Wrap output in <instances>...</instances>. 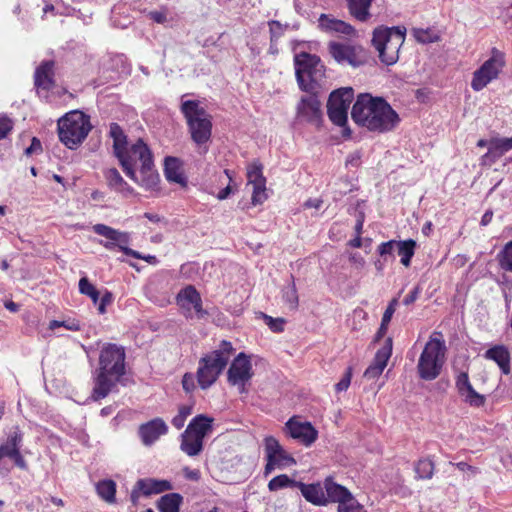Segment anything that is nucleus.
Segmentation results:
<instances>
[{
	"label": "nucleus",
	"mask_w": 512,
	"mask_h": 512,
	"mask_svg": "<svg viewBox=\"0 0 512 512\" xmlns=\"http://www.w3.org/2000/svg\"><path fill=\"white\" fill-rule=\"evenodd\" d=\"M164 174L168 181L181 185L186 184V179L181 172L180 162L175 157H166L164 162Z\"/></svg>",
	"instance_id": "nucleus-33"
},
{
	"label": "nucleus",
	"mask_w": 512,
	"mask_h": 512,
	"mask_svg": "<svg viewBox=\"0 0 512 512\" xmlns=\"http://www.w3.org/2000/svg\"><path fill=\"white\" fill-rule=\"evenodd\" d=\"M352 378V367H348L346 369L345 374L342 379L335 385V389L337 392L346 391L351 383Z\"/></svg>",
	"instance_id": "nucleus-49"
},
{
	"label": "nucleus",
	"mask_w": 512,
	"mask_h": 512,
	"mask_svg": "<svg viewBox=\"0 0 512 512\" xmlns=\"http://www.w3.org/2000/svg\"><path fill=\"white\" fill-rule=\"evenodd\" d=\"M397 305H398V298H393L389 302L387 308L384 311V314H383L382 320H381V322H383L384 325H389V323L393 317V314L395 313Z\"/></svg>",
	"instance_id": "nucleus-48"
},
{
	"label": "nucleus",
	"mask_w": 512,
	"mask_h": 512,
	"mask_svg": "<svg viewBox=\"0 0 512 512\" xmlns=\"http://www.w3.org/2000/svg\"><path fill=\"white\" fill-rule=\"evenodd\" d=\"M329 53L341 65L359 67L366 62V53L359 45L349 41H332L328 45Z\"/></svg>",
	"instance_id": "nucleus-12"
},
{
	"label": "nucleus",
	"mask_w": 512,
	"mask_h": 512,
	"mask_svg": "<svg viewBox=\"0 0 512 512\" xmlns=\"http://www.w3.org/2000/svg\"><path fill=\"white\" fill-rule=\"evenodd\" d=\"M13 128V122L6 116H0V140L6 138Z\"/></svg>",
	"instance_id": "nucleus-51"
},
{
	"label": "nucleus",
	"mask_w": 512,
	"mask_h": 512,
	"mask_svg": "<svg viewBox=\"0 0 512 512\" xmlns=\"http://www.w3.org/2000/svg\"><path fill=\"white\" fill-rule=\"evenodd\" d=\"M294 64L299 88L305 92L313 91L324 77V66L320 58L303 52L295 55Z\"/></svg>",
	"instance_id": "nucleus-8"
},
{
	"label": "nucleus",
	"mask_w": 512,
	"mask_h": 512,
	"mask_svg": "<svg viewBox=\"0 0 512 512\" xmlns=\"http://www.w3.org/2000/svg\"><path fill=\"white\" fill-rule=\"evenodd\" d=\"M431 91L428 88H420L415 92L417 100L421 103H425L430 99Z\"/></svg>",
	"instance_id": "nucleus-60"
},
{
	"label": "nucleus",
	"mask_w": 512,
	"mask_h": 512,
	"mask_svg": "<svg viewBox=\"0 0 512 512\" xmlns=\"http://www.w3.org/2000/svg\"><path fill=\"white\" fill-rule=\"evenodd\" d=\"M505 65V55L496 48L492 49L491 57L473 73L471 87L480 91L496 79Z\"/></svg>",
	"instance_id": "nucleus-10"
},
{
	"label": "nucleus",
	"mask_w": 512,
	"mask_h": 512,
	"mask_svg": "<svg viewBox=\"0 0 512 512\" xmlns=\"http://www.w3.org/2000/svg\"><path fill=\"white\" fill-rule=\"evenodd\" d=\"M324 492L329 502H338V505L348 503V501L354 500L350 491L344 486L335 483L331 478H327L324 481Z\"/></svg>",
	"instance_id": "nucleus-24"
},
{
	"label": "nucleus",
	"mask_w": 512,
	"mask_h": 512,
	"mask_svg": "<svg viewBox=\"0 0 512 512\" xmlns=\"http://www.w3.org/2000/svg\"><path fill=\"white\" fill-rule=\"evenodd\" d=\"M323 204V201L321 199L315 198V199H309L304 203L305 208H315L319 209L321 208Z\"/></svg>",
	"instance_id": "nucleus-63"
},
{
	"label": "nucleus",
	"mask_w": 512,
	"mask_h": 512,
	"mask_svg": "<svg viewBox=\"0 0 512 512\" xmlns=\"http://www.w3.org/2000/svg\"><path fill=\"white\" fill-rule=\"evenodd\" d=\"M42 151V145L40 140L34 137L29 147L25 149V155L30 156L33 153H39Z\"/></svg>",
	"instance_id": "nucleus-58"
},
{
	"label": "nucleus",
	"mask_w": 512,
	"mask_h": 512,
	"mask_svg": "<svg viewBox=\"0 0 512 512\" xmlns=\"http://www.w3.org/2000/svg\"><path fill=\"white\" fill-rule=\"evenodd\" d=\"M54 62L44 61L35 71V86L43 90H50L54 85Z\"/></svg>",
	"instance_id": "nucleus-27"
},
{
	"label": "nucleus",
	"mask_w": 512,
	"mask_h": 512,
	"mask_svg": "<svg viewBox=\"0 0 512 512\" xmlns=\"http://www.w3.org/2000/svg\"><path fill=\"white\" fill-rule=\"evenodd\" d=\"M296 122L318 126L322 120L321 103L315 94L302 96L296 106Z\"/></svg>",
	"instance_id": "nucleus-14"
},
{
	"label": "nucleus",
	"mask_w": 512,
	"mask_h": 512,
	"mask_svg": "<svg viewBox=\"0 0 512 512\" xmlns=\"http://www.w3.org/2000/svg\"><path fill=\"white\" fill-rule=\"evenodd\" d=\"M167 432L168 426L161 418H154L144 424H141L138 429L139 437L145 446H151Z\"/></svg>",
	"instance_id": "nucleus-21"
},
{
	"label": "nucleus",
	"mask_w": 512,
	"mask_h": 512,
	"mask_svg": "<svg viewBox=\"0 0 512 512\" xmlns=\"http://www.w3.org/2000/svg\"><path fill=\"white\" fill-rule=\"evenodd\" d=\"M105 179L107 181L108 186L125 196L133 193V188L128 185V183L123 179L120 175L119 171L116 168H109L104 172Z\"/></svg>",
	"instance_id": "nucleus-31"
},
{
	"label": "nucleus",
	"mask_w": 512,
	"mask_h": 512,
	"mask_svg": "<svg viewBox=\"0 0 512 512\" xmlns=\"http://www.w3.org/2000/svg\"><path fill=\"white\" fill-rule=\"evenodd\" d=\"M220 375L199 360L197 369V382L201 389L205 390L212 386Z\"/></svg>",
	"instance_id": "nucleus-34"
},
{
	"label": "nucleus",
	"mask_w": 512,
	"mask_h": 512,
	"mask_svg": "<svg viewBox=\"0 0 512 512\" xmlns=\"http://www.w3.org/2000/svg\"><path fill=\"white\" fill-rule=\"evenodd\" d=\"M434 470V464L429 459L419 460L416 467L415 472L417 476L421 479H428L432 476Z\"/></svg>",
	"instance_id": "nucleus-43"
},
{
	"label": "nucleus",
	"mask_w": 512,
	"mask_h": 512,
	"mask_svg": "<svg viewBox=\"0 0 512 512\" xmlns=\"http://www.w3.org/2000/svg\"><path fill=\"white\" fill-rule=\"evenodd\" d=\"M180 449L188 456H197L203 450V440L185 430L181 435Z\"/></svg>",
	"instance_id": "nucleus-32"
},
{
	"label": "nucleus",
	"mask_w": 512,
	"mask_h": 512,
	"mask_svg": "<svg viewBox=\"0 0 512 512\" xmlns=\"http://www.w3.org/2000/svg\"><path fill=\"white\" fill-rule=\"evenodd\" d=\"M338 512H365L363 506L358 503L357 500L348 501L338 505Z\"/></svg>",
	"instance_id": "nucleus-50"
},
{
	"label": "nucleus",
	"mask_w": 512,
	"mask_h": 512,
	"mask_svg": "<svg viewBox=\"0 0 512 512\" xmlns=\"http://www.w3.org/2000/svg\"><path fill=\"white\" fill-rule=\"evenodd\" d=\"M172 489V485L168 480H157L152 478L139 479L132 489L130 498L136 504L140 495L150 496L159 494Z\"/></svg>",
	"instance_id": "nucleus-19"
},
{
	"label": "nucleus",
	"mask_w": 512,
	"mask_h": 512,
	"mask_svg": "<svg viewBox=\"0 0 512 512\" xmlns=\"http://www.w3.org/2000/svg\"><path fill=\"white\" fill-rule=\"evenodd\" d=\"M177 302L182 308L187 310H190L191 307H193L199 319L208 315L207 311L202 308L200 293L192 285L180 290L177 295Z\"/></svg>",
	"instance_id": "nucleus-22"
},
{
	"label": "nucleus",
	"mask_w": 512,
	"mask_h": 512,
	"mask_svg": "<svg viewBox=\"0 0 512 512\" xmlns=\"http://www.w3.org/2000/svg\"><path fill=\"white\" fill-rule=\"evenodd\" d=\"M268 25L271 34V41L277 40L284 31L282 24L276 20H272L268 23Z\"/></svg>",
	"instance_id": "nucleus-53"
},
{
	"label": "nucleus",
	"mask_w": 512,
	"mask_h": 512,
	"mask_svg": "<svg viewBox=\"0 0 512 512\" xmlns=\"http://www.w3.org/2000/svg\"><path fill=\"white\" fill-rule=\"evenodd\" d=\"M182 96L180 111L186 119L192 140L197 145L206 144L212 134L211 116L198 100H184Z\"/></svg>",
	"instance_id": "nucleus-5"
},
{
	"label": "nucleus",
	"mask_w": 512,
	"mask_h": 512,
	"mask_svg": "<svg viewBox=\"0 0 512 512\" xmlns=\"http://www.w3.org/2000/svg\"><path fill=\"white\" fill-rule=\"evenodd\" d=\"M109 135L113 139L114 155L127 177L146 190L155 189L160 179L147 144L139 138L129 145L127 136L117 123L110 124Z\"/></svg>",
	"instance_id": "nucleus-1"
},
{
	"label": "nucleus",
	"mask_w": 512,
	"mask_h": 512,
	"mask_svg": "<svg viewBox=\"0 0 512 512\" xmlns=\"http://www.w3.org/2000/svg\"><path fill=\"white\" fill-rule=\"evenodd\" d=\"M392 354V338L385 340L384 346L376 352L373 363L365 370L364 376L368 379L379 377L385 369Z\"/></svg>",
	"instance_id": "nucleus-23"
},
{
	"label": "nucleus",
	"mask_w": 512,
	"mask_h": 512,
	"mask_svg": "<svg viewBox=\"0 0 512 512\" xmlns=\"http://www.w3.org/2000/svg\"><path fill=\"white\" fill-rule=\"evenodd\" d=\"M503 155L493 141L488 144V151L481 158L483 165H491Z\"/></svg>",
	"instance_id": "nucleus-44"
},
{
	"label": "nucleus",
	"mask_w": 512,
	"mask_h": 512,
	"mask_svg": "<svg viewBox=\"0 0 512 512\" xmlns=\"http://www.w3.org/2000/svg\"><path fill=\"white\" fill-rule=\"evenodd\" d=\"M354 91L351 87L333 91L328 99L327 113L329 119L337 126H344L348 119V109L353 100Z\"/></svg>",
	"instance_id": "nucleus-11"
},
{
	"label": "nucleus",
	"mask_w": 512,
	"mask_h": 512,
	"mask_svg": "<svg viewBox=\"0 0 512 512\" xmlns=\"http://www.w3.org/2000/svg\"><path fill=\"white\" fill-rule=\"evenodd\" d=\"M182 386L185 392L191 393L195 389V378L191 373H185L182 378Z\"/></svg>",
	"instance_id": "nucleus-54"
},
{
	"label": "nucleus",
	"mask_w": 512,
	"mask_h": 512,
	"mask_svg": "<svg viewBox=\"0 0 512 512\" xmlns=\"http://www.w3.org/2000/svg\"><path fill=\"white\" fill-rule=\"evenodd\" d=\"M498 257L501 268L505 271L512 272V241L504 246Z\"/></svg>",
	"instance_id": "nucleus-42"
},
{
	"label": "nucleus",
	"mask_w": 512,
	"mask_h": 512,
	"mask_svg": "<svg viewBox=\"0 0 512 512\" xmlns=\"http://www.w3.org/2000/svg\"><path fill=\"white\" fill-rule=\"evenodd\" d=\"M421 289L419 286H415L403 299V304L409 306L413 304L419 297Z\"/></svg>",
	"instance_id": "nucleus-57"
},
{
	"label": "nucleus",
	"mask_w": 512,
	"mask_h": 512,
	"mask_svg": "<svg viewBox=\"0 0 512 512\" xmlns=\"http://www.w3.org/2000/svg\"><path fill=\"white\" fill-rule=\"evenodd\" d=\"M498 149L501 151L502 155L512 149V138H502L492 140Z\"/></svg>",
	"instance_id": "nucleus-56"
},
{
	"label": "nucleus",
	"mask_w": 512,
	"mask_h": 512,
	"mask_svg": "<svg viewBox=\"0 0 512 512\" xmlns=\"http://www.w3.org/2000/svg\"><path fill=\"white\" fill-rule=\"evenodd\" d=\"M361 162V153L355 151L350 153L346 158V166L358 167Z\"/></svg>",
	"instance_id": "nucleus-59"
},
{
	"label": "nucleus",
	"mask_w": 512,
	"mask_h": 512,
	"mask_svg": "<svg viewBox=\"0 0 512 512\" xmlns=\"http://www.w3.org/2000/svg\"><path fill=\"white\" fill-rule=\"evenodd\" d=\"M319 26L327 32H336L345 35H352L355 29L352 25L338 19L330 18L326 14H321L319 17Z\"/></svg>",
	"instance_id": "nucleus-28"
},
{
	"label": "nucleus",
	"mask_w": 512,
	"mask_h": 512,
	"mask_svg": "<svg viewBox=\"0 0 512 512\" xmlns=\"http://www.w3.org/2000/svg\"><path fill=\"white\" fill-rule=\"evenodd\" d=\"M455 387L461 400L470 407L480 408L484 406L486 397L473 388L467 372H460L457 375Z\"/></svg>",
	"instance_id": "nucleus-16"
},
{
	"label": "nucleus",
	"mask_w": 512,
	"mask_h": 512,
	"mask_svg": "<svg viewBox=\"0 0 512 512\" xmlns=\"http://www.w3.org/2000/svg\"><path fill=\"white\" fill-rule=\"evenodd\" d=\"M405 33L406 29L400 26H380L374 29L371 42L378 51L381 62L389 66L398 61Z\"/></svg>",
	"instance_id": "nucleus-6"
},
{
	"label": "nucleus",
	"mask_w": 512,
	"mask_h": 512,
	"mask_svg": "<svg viewBox=\"0 0 512 512\" xmlns=\"http://www.w3.org/2000/svg\"><path fill=\"white\" fill-rule=\"evenodd\" d=\"M289 435L299 440L305 446H310L317 439L318 432L309 422H300L295 417L290 418L286 423Z\"/></svg>",
	"instance_id": "nucleus-20"
},
{
	"label": "nucleus",
	"mask_w": 512,
	"mask_h": 512,
	"mask_svg": "<svg viewBox=\"0 0 512 512\" xmlns=\"http://www.w3.org/2000/svg\"><path fill=\"white\" fill-rule=\"evenodd\" d=\"M282 298L283 301L289 306L291 310H294L297 308L299 300H298V294L296 285L294 283V280L283 288L282 290Z\"/></svg>",
	"instance_id": "nucleus-39"
},
{
	"label": "nucleus",
	"mask_w": 512,
	"mask_h": 512,
	"mask_svg": "<svg viewBox=\"0 0 512 512\" xmlns=\"http://www.w3.org/2000/svg\"><path fill=\"white\" fill-rule=\"evenodd\" d=\"M96 491L100 498L108 503L115 502L116 484L113 480H102L96 485Z\"/></svg>",
	"instance_id": "nucleus-36"
},
{
	"label": "nucleus",
	"mask_w": 512,
	"mask_h": 512,
	"mask_svg": "<svg viewBox=\"0 0 512 512\" xmlns=\"http://www.w3.org/2000/svg\"><path fill=\"white\" fill-rule=\"evenodd\" d=\"M299 481L291 479L286 474H281L272 478L268 483V489L271 492L278 491L284 488H297Z\"/></svg>",
	"instance_id": "nucleus-38"
},
{
	"label": "nucleus",
	"mask_w": 512,
	"mask_h": 512,
	"mask_svg": "<svg viewBox=\"0 0 512 512\" xmlns=\"http://www.w3.org/2000/svg\"><path fill=\"white\" fill-rule=\"evenodd\" d=\"M351 117L356 124L378 133L392 131L400 121L397 112L384 98L368 93L357 96Z\"/></svg>",
	"instance_id": "nucleus-2"
},
{
	"label": "nucleus",
	"mask_w": 512,
	"mask_h": 512,
	"mask_svg": "<svg viewBox=\"0 0 512 512\" xmlns=\"http://www.w3.org/2000/svg\"><path fill=\"white\" fill-rule=\"evenodd\" d=\"M59 327H64L71 331H79L81 329L80 322L75 319H68V320H63V321L52 320L49 323L50 330H55L56 328H59Z\"/></svg>",
	"instance_id": "nucleus-47"
},
{
	"label": "nucleus",
	"mask_w": 512,
	"mask_h": 512,
	"mask_svg": "<svg viewBox=\"0 0 512 512\" xmlns=\"http://www.w3.org/2000/svg\"><path fill=\"white\" fill-rule=\"evenodd\" d=\"M191 414H192V406H189V405L180 406L178 414L175 417H173V419H172V425L176 429H181L184 426L187 417L190 416Z\"/></svg>",
	"instance_id": "nucleus-45"
},
{
	"label": "nucleus",
	"mask_w": 512,
	"mask_h": 512,
	"mask_svg": "<svg viewBox=\"0 0 512 512\" xmlns=\"http://www.w3.org/2000/svg\"><path fill=\"white\" fill-rule=\"evenodd\" d=\"M349 260L357 269H361L365 265V259L359 253H352Z\"/></svg>",
	"instance_id": "nucleus-61"
},
{
	"label": "nucleus",
	"mask_w": 512,
	"mask_h": 512,
	"mask_svg": "<svg viewBox=\"0 0 512 512\" xmlns=\"http://www.w3.org/2000/svg\"><path fill=\"white\" fill-rule=\"evenodd\" d=\"M397 240H389L387 242H382L378 248L377 252L379 253L380 257L382 258L383 262H387L389 260L395 259V252L397 251Z\"/></svg>",
	"instance_id": "nucleus-41"
},
{
	"label": "nucleus",
	"mask_w": 512,
	"mask_h": 512,
	"mask_svg": "<svg viewBox=\"0 0 512 512\" xmlns=\"http://www.w3.org/2000/svg\"><path fill=\"white\" fill-rule=\"evenodd\" d=\"M260 316L271 331L279 333L284 330L285 320L283 318H273L262 312L260 313Z\"/></svg>",
	"instance_id": "nucleus-46"
},
{
	"label": "nucleus",
	"mask_w": 512,
	"mask_h": 512,
	"mask_svg": "<svg viewBox=\"0 0 512 512\" xmlns=\"http://www.w3.org/2000/svg\"><path fill=\"white\" fill-rule=\"evenodd\" d=\"M484 357L497 363L503 374L510 373V352L504 345H495L489 348Z\"/></svg>",
	"instance_id": "nucleus-26"
},
{
	"label": "nucleus",
	"mask_w": 512,
	"mask_h": 512,
	"mask_svg": "<svg viewBox=\"0 0 512 512\" xmlns=\"http://www.w3.org/2000/svg\"><path fill=\"white\" fill-rule=\"evenodd\" d=\"M182 497L177 493L166 494L159 501L160 512H179Z\"/></svg>",
	"instance_id": "nucleus-37"
},
{
	"label": "nucleus",
	"mask_w": 512,
	"mask_h": 512,
	"mask_svg": "<svg viewBox=\"0 0 512 512\" xmlns=\"http://www.w3.org/2000/svg\"><path fill=\"white\" fill-rule=\"evenodd\" d=\"M252 376V365L249 357L243 352L239 353L228 369V382L232 385L241 386L240 392H243L245 383L248 382Z\"/></svg>",
	"instance_id": "nucleus-15"
},
{
	"label": "nucleus",
	"mask_w": 512,
	"mask_h": 512,
	"mask_svg": "<svg viewBox=\"0 0 512 512\" xmlns=\"http://www.w3.org/2000/svg\"><path fill=\"white\" fill-rule=\"evenodd\" d=\"M113 301V295L112 293L106 291L102 297L100 298V301L98 303V312L100 314H104L106 312V306L110 305Z\"/></svg>",
	"instance_id": "nucleus-55"
},
{
	"label": "nucleus",
	"mask_w": 512,
	"mask_h": 512,
	"mask_svg": "<svg viewBox=\"0 0 512 512\" xmlns=\"http://www.w3.org/2000/svg\"><path fill=\"white\" fill-rule=\"evenodd\" d=\"M306 501L316 506L327 505L324 487L320 483L305 484L299 481L298 487Z\"/></svg>",
	"instance_id": "nucleus-25"
},
{
	"label": "nucleus",
	"mask_w": 512,
	"mask_h": 512,
	"mask_svg": "<svg viewBox=\"0 0 512 512\" xmlns=\"http://www.w3.org/2000/svg\"><path fill=\"white\" fill-rule=\"evenodd\" d=\"M445 338L442 332L434 331L426 343L417 364L419 377L423 380L437 378L445 363Z\"/></svg>",
	"instance_id": "nucleus-4"
},
{
	"label": "nucleus",
	"mask_w": 512,
	"mask_h": 512,
	"mask_svg": "<svg viewBox=\"0 0 512 512\" xmlns=\"http://www.w3.org/2000/svg\"><path fill=\"white\" fill-rule=\"evenodd\" d=\"M79 291L81 294L89 297L90 295L94 294L97 289L93 284L89 282L86 277H82L79 280Z\"/></svg>",
	"instance_id": "nucleus-52"
},
{
	"label": "nucleus",
	"mask_w": 512,
	"mask_h": 512,
	"mask_svg": "<svg viewBox=\"0 0 512 512\" xmlns=\"http://www.w3.org/2000/svg\"><path fill=\"white\" fill-rule=\"evenodd\" d=\"M416 242L412 239L398 241L397 254L401 257V264L405 267L410 266L411 259L415 253Z\"/></svg>",
	"instance_id": "nucleus-35"
},
{
	"label": "nucleus",
	"mask_w": 512,
	"mask_h": 512,
	"mask_svg": "<svg viewBox=\"0 0 512 512\" xmlns=\"http://www.w3.org/2000/svg\"><path fill=\"white\" fill-rule=\"evenodd\" d=\"M212 423L213 418L200 414L190 421L186 431L204 440L205 436L212 431Z\"/></svg>",
	"instance_id": "nucleus-29"
},
{
	"label": "nucleus",
	"mask_w": 512,
	"mask_h": 512,
	"mask_svg": "<svg viewBox=\"0 0 512 512\" xmlns=\"http://www.w3.org/2000/svg\"><path fill=\"white\" fill-rule=\"evenodd\" d=\"M149 15H150V18L157 23H163L166 20V16L162 12L152 11L149 13Z\"/></svg>",
	"instance_id": "nucleus-64"
},
{
	"label": "nucleus",
	"mask_w": 512,
	"mask_h": 512,
	"mask_svg": "<svg viewBox=\"0 0 512 512\" xmlns=\"http://www.w3.org/2000/svg\"><path fill=\"white\" fill-rule=\"evenodd\" d=\"M91 128L87 115L78 110L71 111L58 121L59 139L69 149H75L85 140Z\"/></svg>",
	"instance_id": "nucleus-7"
},
{
	"label": "nucleus",
	"mask_w": 512,
	"mask_h": 512,
	"mask_svg": "<svg viewBox=\"0 0 512 512\" xmlns=\"http://www.w3.org/2000/svg\"><path fill=\"white\" fill-rule=\"evenodd\" d=\"M184 475L189 480L197 481L200 478V471L199 470H190L189 468H184Z\"/></svg>",
	"instance_id": "nucleus-62"
},
{
	"label": "nucleus",
	"mask_w": 512,
	"mask_h": 512,
	"mask_svg": "<svg viewBox=\"0 0 512 512\" xmlns=\"http://www.w3.org/2000/svg\"><path fill=\"white\" fill-rule=\"evenodd\" d=\"M126 353L122 346L105 344L99 355V367L95 371L94 386L91 393L93 401H99L109 395L112 389L126 373Z\"/></svg>",
	"instance_id": "nucleus-3"
},
{
	"label": "nucleus",
	"mask_w": 512,
	"mask_h": 512,
	"mask_svg": "<svg viewBox=\"0 0 512 512\" xmlns=\"http://www.w3.org/2000/svg\"><path fill=\"white\" fill-rule=\"evenodd\" d=\"M412 33L415 39L423 44L436 42L440 38L438 32L431 28H414Z\"/></svg>",
	"instance_id": "nucleus-40"
},
{
	"label": "nucleus",
	"mask_w": 512,
	"mask_h": 512,
	"mask_svg": "<svg viewBox=\"0 0 512 512\" xmlns=\"http://www.w3.org/2000/svg\"><path fill=\"white\" fill-rule=\"evenodd\" d=\"M93 231L108 240L100 241V244L107 250H113L115 247H118L125 255L136 259H144L147 262H152L156 259L155 256L152 255L142 256L139 252L129 248L127 246L130 242V234L128 232L116 230L105 224H95Z\"/></svg>",
	"instance_id": "nucleus-9"
},
{
	"label": "nucleus",
	"mask_w": 512,
	"mask_h": 512,
	"mask_svg": "<svg viewBox=\"0 0 512 512\" xmlns=\"http://www.w3.org/2000/svg\"><path fill=\"white\" fill-rule=\"evenodd\" d=\"M264 450L267 460L264 469L265 476H268L276 468L284 469L296 464V460L280 445L279 441L272 436L265 438Z\"/></svg>",
	"instance_id": "nucleus-13"
},
{
	"label": "nucleus",
	"mask_w": 512,
	"mask_h": 512,
	"mask_svg": "<svg viewBox=\"0 0 512 512\" xmlns=\"http://www.w3.org/2000/svg\"><path fill=\"white\" fill-rule=\"evenodd\" d=\"M235 349L231 342L223 340L219 348L203 356L200 361L208 365L209 368L213 369L218 375H220L226 368L231 356Z\"/></svg>",
	"instance_id": "nucleus-17"
},
{
	"label": "nucleus",
	"mask_w": 512,
	"mask_h": 512,
	"mask_svg": "<svg viewBox=\"0 0 512 512\" xmlns=\"http://www.w3.org/2000/svg\"><path fill=\"white\" fill-rule=\"evenodd\" d=\"M351 16L360 22H367L370 17V8L375 0H345Z\"/></svg>",
	"instance_id": "nucleus-30"
},
{
	"label": "nucleus",
	"mask_w": 512,
	"mask_h": 512,
	"mask_svg": "<svg viewBox=\"0 0 512 512\" xmlns=\"http://www.w3.org/2000/svg\"><path fill=\"white\" fill-rule=\"evenodd\" d=\"M263 166L259 161H254L247 168L248 184L253 185L252 203L262 204L266 199V179L263 176Z\"/></svg>",
	"instance_id": "nucleus-18"
}]
</instances>
